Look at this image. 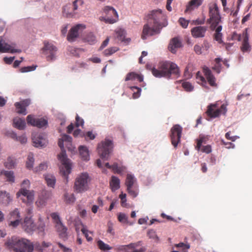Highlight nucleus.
<instances>
[{
	"label": "nucleus",
	"mask_w": 252,
	"mask_h": 252,
	"mask_svg": "<svg viewBox=\"0 0 252 252\" xmlns=\"http://www.w3.org/2000/svg\"><path fill=\"white\" fill-rule=\"evenodd\" d=\"M45 179L48 186L54 188L56 183V178L55 176L51 174H47L45 176Z\"/></svg>",
	"instance_id": "obj_34"
},
{
	"label": "nucleus",
	"mask_w": 252,
	"mask_h": 252,
	"mask_svg": "<svg viewBox=\"0 0 252 252\" xmlns=\"http://www.w3.org/2000/svg\"><path fill=\"white\" fill-rule=\"evenodd\" d=\"M179 22L183 28H187L188 26L189 21L186 20L184 18H180L179 20Z\"/></svg>",
	"instance_id": "obj_54"
},
{
	"label": "nucleus",
	"mask_w": 252,
	"mask_h": 252,
	"mask_svg": "<svg viewBox=\"0 0 252 252\" xmlns=\"http://www.w3.org/2000/svg\"><path fill=\"white\" fill-rule=\"evenodd\" d=\"M12 200L9 193L5 190L0 191V203L7 206Z\"/></svg>",
	"instance_id": "obj_26"
},
{
	"label": "nucleus",
	"mask_w": 252,
	"mask_h": 252,
	"mask_svg": "<svg viewBox=\"0 0 252 252\" xmlns=\"http://www.w3.org/2000/svg\"><path fill=\"white\" fill-rule=\"evenodd\" d=\"M209 18L207 23L210 25L211 31H215L214 39L219 44H224L222 40L223 34L221 32L222 27L220 24L222 23V17L217 3L216 1L210 2L208 5Z\"/></svg>",
	"instance_id": "obj_2"
},
{
	"label": "nucleus",
	"mask_w": 252,
	"mask_h": 252,
	"mask_svg": "<svg viewBox=\"0 0 252 252\" xmlns=\"http://www.w3.org/2000/svg\"><path fill=\"white\" fill-rule=\"evenodd\" d=\"M72 138L68 135L64 134L58 141V145L61 149V152L58 155V159L62 163L60 168V172L63 176L67 179L68 174L71 172V165L70 160L67 158L65 151L63 147V142L71 143Z\"/></svg>",
	"instance_id": "obj_4"
},
{
	"label": "nucleus",
	"mask_w": 252,
	"mask_h": 252,
	"mask_svg": "<svg viewBox=\"0 0 252 252\" xmlns=\"http://www.w3.org/2000/svg\"><path fill=\"white\" fill-rule=\"evenodd\" d=\"M202 46L201 47L199 45L196 44L194 46V51L198 55H200L202 53Z\"/></svg>",
	"instance_id": "obj_64"
},
{
	"label": "nucleus",
	"mask_w": 252,
	"mask_h": 252,
	"mask_svg": "<svg viewBox=\"0 0 252 252\" xmlns=\"http://www.w3.org/2000/svg\"><path fill=\"white\" fill-rule=\"evenodd\" d=\"M119 197L121 200V205L123 207L126 206V194L122 193L120 195Z\"/></svg>",
	"instance_id": "obj_57"
},
{
	"label": "nucleus",
	"mask_w": 252,
	"mask_h": 252,
	"mask_svg": "<svg viewBox=\"0 0 252 252\" xmlns=\"http://www.w3.org/2000/svg\"><path fill=\"white\" fill-rule=\"evenodd\" d=\"M182 127L179 125H175L171 128L170 137L171 143L176 148L180 142Z\"/></svg>",
	"instance_id": "obj_12"
},
{
	"label": "nucleus",
	"mask_w": 252,
	"mask_h": 252,
	"mask_svg": "<svg viewBox=\"0 0 252 252\" xmlns=\"http://www.w3.org/2000/svg\"><path fill=\"white\" fill-rule=\"evenodd\" d=\"M135 182L134 177L131 174H127L126 180V185L127 188L132 187Z\"/></svg>",
	"instance_id": "obj_38"
},
{
	"label": "nucleus",
	"mask_w": 252,
	"mask_h": 252,
	"mask_svg": "<svg viewBox=\"0 0 252 252\" xmlns=\"http://www.w3.org/2000/svg\"><path fill=\"white\" fill-rule=\"evenodd\" d=\"M127 191L128 193L133 197H135L138 194V191L134 190L132 189V187H129L127 188Z\"/></svg>",
	"instance_id": "obj_59"
},
{
	"label": "nucleus",
	"mask_w": 252,
	"mask_h": 252,
	"mask_svg": "<svg viewBox=\"0 0 252 252\" xmlns=\"http://www.w3.org/2000/svg\"><path fill=\"white\" fill-rule=\"evenodd\" d=\"M104 12L107 15V17H100L101 20L106 23L113 24L118 19V15L116 10L112 7L106 6L103 9Z\"/></svg>",
	"instance_id": "obj_9"
},
{
	"label": "nucleus",
	"mask_w": 252,
	"mask_h": 252,
	"mask_svg": "<svg viewBox=\"0 0 252 252\" xmlns=\"http://www.w3.org/2000/svg\"><path fill=\"white\" fill-rule=\"evenodd\" d=\"M51 218L56 221L57 224L58 222H61L60 217L57 213H53L51 214Z\"/></svg>",
	"instance_id": "obj_62"
},
{
	"label": "nucleus",
	"mask_w": 252,
	"mask_h": 252,
	"mask_svg": "<svg viewBox=\"0 0 252 252\" xmlns=\"http://www.w3.org/2000/svg\"><path fill=\"white\" fill-rule=\"evenodd\" d=\"M112 148V140L105 139L104 141H102L97 146L98 153L100 158L102 159H108Z\"/></svg>",
	"instance_id": "obj_8"
},
{
	"label": "nucleus",
	"mask_w": 252,
	"mask_h": 252,
	"mask_svg": "<svg viewBox=\"0 0 252 252\" xmlns=\"http://www.w3.org/2000/svg\"><path fill=\"white\" fill-rule=\"evenodd\" d=\"M175 246L177 248H182L183 250L185 249H189L190 248V245L189 244H185L184 243H180L177 244H175Z\"/></svg>",
	"instance_id": "obj_61"
},
{
	"label": "nucleus",
	"mask_w": 252,
	"mask_h": 252,
	"mask_svg": "<svg viewBox=\"0 0 252 252\" xmlns=\"http://www.w3.org/2000/svg\"><path fill=\"white\" fill-rule=\"evenodd\" d=\"M33 146L37 148L42 147L46 145L47 139L42 134H35L32 137Z\"/></svg>",
	"instance_id": "obj_19"
},
{
	"label": "nucleus",
	"mask_w": 252,
	"mask_h": 252,
	"mask_svg": "<svg viewBox=\"0 0 252 252\" xmlns=\"http://www.w3.org/2000/svg\"><path fill=\"white\" fill-rule=\"evenodd\" d=\"M0 176L10 183H13L15 182V176L13 171L1 170L0 173Z\"/></svg>",
	"instance_id": "obj_27"
},
{
	"label": "nucleus",
	"mask_w": 252,
	"mask_h": 252,
	"mask_svg": "<svg viewBox=\"0 0 252 252\" xmlns=\"http://www.w3.org/2000/svg\"><path fill=\"white\" fill-rule=\"evenodd\" d=\"M30 188V182L29 180H24L21 184V188H25L29 189Z\"/></svg>",
	"instance_id": "obj_58"
},
{
	"label": "nucleus",
	"mask_w": 252,
	"mask_h": 252,
	"mask_svg": "<svg viewBox=\"0 0 252 252\" xmlns=\"http://www.w3.org/2000/svg\"><path fill=\"white\" fill-rule=\"evenodd\" d=\"M208 140L207 136H200L199 138L196 140V145L195 149L198 151H200L202 144H206Z\"/></svg>",
	"instance_id": "obj_35"
},
{
	"label": "nucleus",
	"mask_w": 252,
	"mask_h": 252,
	"mask_svg": "<svg viewBox=\"0 0 252 252\" xmlns=\"http://www.w3.org/2000/svg\"><path fill=\"white\" fill-rule=\"evenodd\" d=\"M22 228L27 233H31L36 229V226L31 218L26 217L24 221L20 223Z\"/></svg>",
	"instance_id": "obj_15"
},
{
	"label": "nucleus",
	"mask_w": 252,
	"mask_h": 252,
	"mask_svg": "<svg viewBox=\"0 0 252 252\" xmlns=\"http://www.w3.org/2000/svg\"><path fill=\"white\" fill-rule=\"evenodd\" d=\"M36 68V66H28L23 67L20 69L21 72H27L29 71L34 70Z\"/></svg>",
	"instance_id": "obj_55"
},
{
	"label": "nucleus",
	"mask_w": 252,
	"mask_h": 252,
	"mask_svg": "<svg viewBox=\"0 0 252 252\" xmlns=\"http://www.w3.org/2000/svg\"><path fill=\"white\" fill-rule=\"evenodd\" d=\"M226 111V107L224 104L221 105L220 108H218L216 104H211L208 106L206 113L209 117L215 118L221 114H224Z\"/></svg>",
	"instance_id": "obj_10"
},
{
	"label": "nucleus",
	"mask_w": 252,
	"mask_h": 252,
	"mask_svg": "<svg viewBox=\"0 0 252 252\" xmlns=\"http://www.w3.org/2000/svg\"><path fill=\"white\" fill-rule=\"evenodd\" d=\"M192 70H193L192 64L189 63L187 65V66L185 69V71H184L185 76L188 78H190L191 77V72H192Z\"/></svg>",
	"instance_id": "obj_40"
},
{
	"label": "nucleus",
	"mask_w": 252,
	"mask_h": 252,
	"mask_svg": "<svg viewBox=\"0 0 252 252\" xmlns=\"http://www.w3.org/2000/svg\"><path fill=\"white\" fill-rule=\"evenodd\" d=\"M203 0H190L186 6L185 13L191 12L198 8L203 3Z\"/></svg>",
	"instance_id": "obj_25"
},
{
	"label": "nucleus",
	"mask_w": 252,
	"mask_h": 252,
	"mask_svg": "<svg viewBox=\"0 0 252 252\" xmlns=\"http://www.w3.org/2000/svg\"><path fill=\"white\" fill-rule=\"evenodd\" d=\"M182 46V43L181 39L178 37H175L172 38L168 44V49L173 54H175L178 49Z\"/></svg>",
	"instance_id": "obj_17"
},
{
	"label": "nucleus",
	"mask_w": 252,
	"mask_h": 252,
	"mask_svg": "<svg viewBox=\"0 0 252 252\" xmlns=\"http://www.w3.org/2000/svg\"><path fill=\"white\" fill-rule=\"evenodd\" d=\"M215 62L216 64L213 67V69L215 70L218 73H219L221 69L220 62H221V60L220 58H216Z\"/></svg>",
	"instance_id": "obj_46"
},
{
	"label": "nucleus",
	"mask_w": 252,
	"mask_h": 252,
	"mask_svg": "<svg viewBox=\"0 0 252 252\" xmlns=\"http://www.w3.org/2000/svg\"><path fill=\"white\" fill-rule=\"evenodd\" d=\"M97 246L99 249L102 251L110 250L112 249V247L100 240L97 241Z\"/></svg>",
	"instance_id": "obj_41"
},
{
	"label": "nucleus",
	"mask_w": 252,
	"mask_h": 252,
	"mask_svg": "<svg viewBox=\"0 0 252 252\" xmlns=\"http://www.w3.org/2000/svg\"><path fill=\"white\" fill-rule=\"evenodd\" d=\"M27 123L32 126L38 128L46 127L48 126V121L44 118H35L33 115H29L27 117Z\"/></svg>",
	"instance_id": "obj_14"
},
{
	"label": "nucleus",
	"mask_w": 252,
	"mask_h": 252,
	"mask_svg": "<svg viewBox=\"0 0 252 252\" xmlns=\"http://www.w3.org/2000/svg\"><path fill=\"white\" fill-rule=\"evenodd\" d=\"M81 28L84 29L85 26L82 24H78L70 29L67 37V39L69 41L72 42L75 40V39L78 36V31Z\"/></svg>",
	"instance_id": "obj_21"
},
{
	"label": "nucleus",
	"mask_w": 252,
	"mask_h": 252,
	"mask_svg": "<svg viewBox=\"0 0 252 252\" xmlns=\"http://www.w3.org/2000/svg\"><path fill=\"white\" fill-rule=\"evenodd\" d=\"M148 236L150 238H152L156 240H158V238L157 236L155 231L153 229L148 231Z\"/></svg>",
	"instance_id": "obj_56"
},
{
	"label": "nucleus",
	"mask_w": 252,
	"mask_h": 252,
	"mask_svg": "<svg viewBox=\"0 0 252 252\" xmlns=\"http://www.w3.org/2000/svg\"><path fill=\"white\" fill-rule=\"evenodd\" d=\"M105 166L109 169H111L114 173L118 174L121 173L124 171L125 168L123 166H119L116 163H114L112 165H110L109 163H106Z\"/></svg>",
	"instance_id": "obj_33"
},
{
	"label": "nucleus",
	"mask_w": 252,
	"mask_h": 252,
	"mask_svg": "<svg viewBox=\"0 0 252 252\" xmlns=\"http://www.w3.org/2000/svg\"><path fill=\"white\" fill-rule=\"evenodd\" d=\"M34 161L33 154L32 153H30L28 155L26 161L27 168L30 169H32L33 167Z\"/></svg>",
	"instance_id": "obj_39"
},
{
	"label": "nucleus",
	"mask_w": 252,
	"mask_h": 252,
	"mask_svg": "<svg viewBox=\"0 0 252 252\" xmlns=\"http://www.w3.org/2000/svg\"><path fill=\"white\" fill-rule=\"evenodd\" d=\"M13 126L20 129H24L26 126V123L24 119L20 118H15L13 119Z\"/></svg>",
	"instance_id": "obj_29"
},
{
	"label": "nucleus",
	"mask_w": 252,
	"mask_h": 252,
	"mask_svg": "<svg viewBox=\"0 0 252 252\" xmlns=\"http://www.w3.org/2000/svg\"><path fill=\"white\" fill-rule=\"evenodd\" d=\"M203 73L209 84L212 87H217L218 85L216 83V79L213 75L211 71L207 67L204 68Z\"/></svg>",
	"instance_id": "obj_22"
},
{
	"label": "nucleus",
	"mask_w": 252,
	"mask_h": 252,
	"mask_svg": "<svg viewBox=\"0 0 252 252\" xmlns=\"http://www.w3.org/2000/svg\"><path fill=\"white\" fill-rule=\"evenodd\" d=\"M17 198H20L23 202L30 204L32 203L34 199L33 191L21 188L16 193Z\"/></svg>",
	"instance_id": "obj_11"
},
{
	"label": "nucleus",
	"mask_w": 252,
	"mask_h": 252,
	"mask_svg": "<svg viewBox=\"0 0 252 252\" xmlns=\"http://www.w3.org/2000/svg\"><path fill=\"white\" fill-rule=\"evenodd\" d=\"M51 245V244L50 243L43 242L41 245L39 243L35 244V248L39 251L38 252H46L45 249Z\"/></svg>",
	"instance_id": "obj_36"
},
{
	"label": "nucleus",
	"mask_w": 252,
	"mask_h": 252,
	"mask_svg": "<svg viewBox=\"0 0 252 252\" xmlns=\"http://www.w3.org/2000/svg\"><path fill=\"white\" fill-rule=\"evenodd\" d=\"M6 247L14 252H32L34 245L25 238L12 237L5 243Z\"/></svg>",
	"instance_id": "obj_5"
},
{
	"label": "nucleus",
	"mask_w": 252,
	"mask_h": 252,
	"mask_svg": "<svg viewBox=\"0 0 252 252\" xmlns=\"http://www.w3.org/2000/svg\"><path fill=\"white\" fill-rule=\"evenodd\" d=\"M22 218L19 209L15 208L9 213L8 219V225L12 228L17 227L21 223Z\"/></svg>",
	"instance_id": "obj_13"
},
{
	"label": "nucleus",
	"mask_w": 252,
	"mask_h": 252,
	"mask_svg": "<svg viewBox=\"0 0 252 252\" xmlns=\"http://www.w3.org/2000/svg\"><path fill=\"white\" fill-rule=\"evenodd\" d=\"M130 89L133 92V98L134 99L138 98L140 95V93L141 91V88L135 86H132L130 87Z\"/></svg>",
	"instance_id": "obj_44"
},
{
	"label": "nucleus",
	"mask_w": 252,
	"mask_h": 252,
	"mask_svg": "<svg viewBox=\"0 0 252 252\" xmlns=\"http://www.w3.org/2000/svg\"><path fill=\"white\" fill-rule=\"evenodd\" d=\"M153 75L156 77L170 78L171 75L179 76V68L177 65L170 61H162L159 63L158 68L152 70Z\"/></svg>",
	"instance_id": "obj_3"
},
{
	"label": "nucleus",
	"mask_w": 252,
	"mask_h": 252,
	"mask_svg": "<svg viewBox=\"0 0 252 252\" xmlns=\"http://www.w3.org/2000/svg\"><path fill=\"white\" fill-rule=\"evenodd\" d=\"M15 164V160L13 158L9 157L4 163V165L6 168L11 169L14 167Z\"/></svg>",
	"instance_id": "obj_45"
},
{
	"label": "nucleus",
	"mask_w": 252,
	"mask_h": 252,
	"mask_svg": "<svg viewBox=\"0 0 252 252\" xmlns=\"http://www.w3.org/2000/svg\"><path fill=\"white\" fill-rule=\"evenodd\" d=\"M183 88L188 92L192 91L193 89V86L188 82H185L182 83Z\"/></svg>",
	"instance_id": "obj_49"
},
{
	"label": "nucleus",
	"mask_w": 252,
	"mask_h": 252,
	"mask_svg": "<svg viewBox=\"0 0 252 252\" xmlns=\"http://www.w3.org/2000/svg\"><path fill=\"white\" fill-rule=\"evenodd\" d=\"M75 120V126L76 127H79L80 126H82L84 125V122L83 119L80 118L78 115L76 116Z\"/></svg>",
	"instance_id": "obj_52"
},
{
	"label": "nucleus",
	"mask_w": 252,
	"mask_h": 252,
	"mask_svg": "<svg viewBox=\"0 0 252 252\" xmlns=\"http://www.w3.org/2000/svg\"><path fill=\"white\" fill-rule=\"evenodd\" d=\"M84 1L83 0H75L73 2V10L75 11L78 9L79 6L83 4Z\"/></svg>",
	"instance_id": "obj_50"
},
{
	"label": "nucleus",
	"mask_w": 252,
	"mask_h": 252,
	"mask_svg": "<svg viewBox=\"0 0 252 252\" xmlns=\"http://www.w3.org/2000/svg\"><path fill=\"white\" fill-rule=\"evenodd\" d=\"M79 153L82 159L84 160H89L90 156L88 149L86 146H80L79 148Z\"/></svg>",
	"instance_id": "obj_32"
},
{
	"label": "nucleus",
	"mask_w": 252,
	"mask_h": 252,
	"mask_svg": "<svg viewBox=\"0 0 252 252\" xmlns=\"http://www.w3.org/2000/svg\"><path fill=\"white\" fill-rule=\"evenodd\" d=\"M208 30L207 26H197L191 30V34L194 38H202L205 36Z\"/></svg>",
	"instance_id": "obj_18"
},
{
	"label": "nucleus",
	"mask_w": 252,
	"mask_h": 252,
	"mask_svg": "<svg viewBox=\"0 0 252 252\" xmlns=\"http://www.w3.org/2000/svg\"><path fill=\"white\" fill-rule=\"evenodd\" d=\"M15 46L14 44L12 45L8 44L3 41L1 36H0V52L2 53L10 52L11 53H20L21 52L20 49H15L14 48Z\"/></svg>",
	"instance_id": "obj_16"
},
{
	"label": "nucleus",
	"mask_w": 252,
	"mask_h": 252,
	"mask_svg": "<svg viewBox=\"0 0 252 252\" xmlns=\"http://www.w3.org/2000/svg\"><path fill=\"white\" fill-rule=\"evenodd\" d=\"M58 49L52 43L47 40L43 42V46L41 49V53L48 62H52L57 59Z\"/></svg>",
	"instance_id": "obj_6"
},
{
	"label": "nucleus",
	"mask_w": 252,
	"mask_h": 252,
	"mask_svg": "<svg viewBox=\"0 0 252 252\" xmlns=\"http://www.w3.org/2000/svg\"><path fill=\"white\" fill-rule=\"evenodd\" d=\"M81 231L84 234V235H85V237L86 238L88 241H91L93 240L92 237H90L89 236L88 233V231L85 227H83L81 229Z\"/></svg>",
	"instance_id": "obj_60"
},
{
	"label": "nucleus",
	"mask_w": 252,
	"mask_h": 252,
	"mask_svg": "<svg viewBox=\"0 0 252 252\" xmlns=\"http://www.w3.org/2000/svg\"><path fill=\"white\" fill-rule=\"evenodd\" d=\"M243 41L241 47V50L243 52H250L251 50V47L249 43V34L248 33V29H245L243 33Z\"/></svg>",
	"instance_id": "obj_24"
},
{
	"label": "nucleus",
	"mask_w": 252,
	"mask_h": 252,
	"mask_svg": "<svg viewBox=\"0 0 252 252\" xmlns=\"http://www.w3.org/2000/svg\"><path fill=\"white\" fill-rule=\"evenodd\" d=\"M91 179L87 173H82L75 179L74 189L77 193H82L89 189V183Z\"/></svg>",
	"instance_id": "obj_7"
},
{
	"label": "nucleus",
	"mask_w": 252,
	"mask_h": 252,
	"mask_svg": "<svg viewBox=\"0 0 252 252\" xmlns=\"http://www.w3.org/2000/svg\"><path fill=\"white\" fill-rule=\"evenodd\" d=\"M87 40L89 44H93L95 42V37L94 35L91 34L88 36Z\"/></svg>",
	"instance_id": "obj_63"
},
{
	"label": "nucleus",
	"mask_w": 252,
	"mask_h": 252,
	"mask_svg": "<svg viewBox=\"0 0 252 252\" xmlns=\"http://www.w3.org/2000/svg\"><path fill=\"white\" fill-rule=\"evenodd\" d=\"M146 18L147 23L144 24L141 34V38L143 40L159 34L162 28L167 25L165 16L160 9L150 11Z\"/></svg>",
	"instance_id": "obj_1"
},
{
	"label": "nucleus",
	"mask_w": 252,
	"mask_h": 252,
	"mask_svg": "<svg viewBox=\"0 0 252 252\" xmlns=\"http://www.w3.org/2000/svg\"><path fill=\"white\" fill-rule=\"evenodd\" d=\"M64 201L67 204L73 203L75 200V198L73 194L66 193L64 194Z\"/></svg>",
	"instance_id": "obj_42"
},
{
	"label": "nucleus",
	"mask_w": 252,
	"mask_h": 252,
	"mask_svg": "<svg viewBox=\"0 0 252 252\" xmlns=\"http://www.w3.org/2000/svg\"><path fill=\"white\" fill-rule=\"evenodd\" d=\"M11 137L16 141H19L21 144H25L27 142V138L25 135L18 136L16 133L13 132L11 133Z\"/></svg>",
	"instance_id": "obj_37"
},
{
	"label": "nucleus",
	"mask_w": 252,
	"mask_h": 252,
	"mask_svg": "<svg viewBox=\"0 0 252 252\" xmlns=\"http://www.w3.org/2000/svg\"><path fill=\"white\" fill-rule=\"evenodd\" d=\"M31 100L29 99H26L20 102H16L14 105L17 110V112L19 114L25 115L27 114L26 108L29 106Z\"/></svg>",
	"instance_id": "obj_20"
},
{
	"label": "nucleus",
	"mask_w": 252,
	"mask_h": 252,
	"mask_svg": "<svg viewBox=\"0 0 252 252\" xmlns=\"http://www.w3.org/2000/svg\"><path fill=\"white\" fill-rule=\"evenodd\" d=\"M137 80L140 82L143 80V76L135 72H132L128 73L126 77L125 81Z\"/></svg>",
	"instance_id": "obj_30"
},
{
	"label": "nucleus",
	"mask_w": 252,
	"mask_h": 252,
	"mask_svg": "<svg viewBox=\"0 0 252 252\" xmlns=\"http://www.w3.org/2000/svg\"><path fill=\"white\" fill-rule=\"evenodd\" d=\"M120 181L118 178L113 176L110 181V186L113 191H114L120 188Z\"/></svg>",
	"instance_id": "obj_31"
},
{
	"label": "nucleus",
	"mask_w": 252,
	"mask_h": 252,
	"mask_svg": "<svg viewBox=\"0 0 252 252\" xmlns=\"http://www.w3.org/2000/svg\"><path fill=\"white\" fill-rule=\"evenodd\" d=\"M118 50V48L116 47H113L109 48L104 51V54L105 56H110L117 52Z\"/></svg>",
	"instance_id": "obj_48"
},
{
	"label": "nucleus",
	"mask_w": 252,
	"mask_h": 252,
	"mask_svg": "<svg viewBox=\"0 0 252 252\" xmlns=\"http://www.w3.org/2000/svg\"><path fill=\"white\" fill-rule=\"evenodd\" d=\"M56 228L60 238L62 239H66L67 238V228L63 225L62 222H57L56 224Z\"/></svg>",
	"instance_id": "obj_28"
},
{
	"label": "nucleus",
	"mask_w": 252,
	"mask_h": 252,
	"mask_svg": "<svg viewBox=\"0 0 252 252\" xmlns=\"http://www.w3.org/2000/svg\"><path fill=\"white\" fill-rule=\"evenodd\" d=\"M47 167V163L46 162H43L40 163L38 166L35 167L33 169V171L36 173L40 172L42 171L46 170Z\"/></svg>",
	"instance_id": "obj_43"
},
{
	"label": "nucleus",
	"mask_w": 252,
	"mask_h": 252,
	"mask_svg": "<svg viewBox=\"0 0 252 252\" xmlns=\"http://www.w3.org/2000/svg\"><path fill=\"white\" fill-rule=\"evenodd\" d=\"M142 245L141 241H138L136 243H131L126 245H120L117 246L115 250L117 252H126L127 249H135L139 247H141Z\"/></svg>",
	"instance_id": "obj_23"
},
{
	"label": "nucleus",
	"mask_w": 252,
	"mask_h": 252,
	"mask_svg": "<svg viewBox=\"0 0 252 252\" xmlns=\"http://www.w3.org/2000/svg\"><path fill=\"white\" fill-rule=\"evenodd\" d=\"M118 219L121 222L126 223L127 222V217L126 214L124 213H119L118 216Z\"/></svg>",
	"instance_id": "obj_51"
},
{
	"label": "nucleus",
	"mask_w": 252,
	"mask_h": 252,
	"mask_svg": "<svg viewBox=\"0 0 252 252\" xmlns=\"http://www.w3.org/2000/svg\"><path fill=\"white\" fill-rule=\"evenodd\" d=\"M200 150L203 153L209 154L212 152V147L210 145L203 146H201V148H200Z\"/></svg>",
	"instance_id": "obj_53"
},
{
	"label": "nucleus",
	"mask_w": 252,
	"mask_h": 252,
	"mask_svg": "<svg viewBox=\"0 0 252 252\" xmlns=\"http://www.w3.org/2000/svg\"><path fill=\"white\" fill-rule=\"evenodd\" d=\"M116 34L117 38L119 40L124 41L125 37L126 31L124 30L120 29L116 31Z\"/></svg>",
	"instance_id": "obj_47"
}]
</instances>
